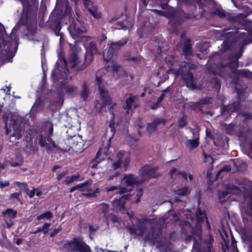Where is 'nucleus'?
Here are the masks:
<instances>
[{
	"label": "nucleus",
	"mask_w": 252,
	"mask_h": 252,
	"mask_svg": "<svg viewBox=\"0 0 252 252\" xmlns=\"http://www.w3.org/2000/svg\"><path fill=\"white\" fill-rule=\"evenodd\" d=\"M23 5L24 12L21 15L19 22L13 29V31L23 29L29 30L31 26L36 22V15L35 12H31V6L37 7L38 0H19ZM18 37L8 35L3 25L0 24V61L12 62L17 51Z\"/></svg>",
	"instance_id": "obj_1"
},
{
	"label": "nucleus",
	"mask_w": 252,
	"mask_h": 252,
	"mask_svg": "<svg viewBox=\"0 0 252 252\" xmlns=\"http://www.w3.org/2000/svg\"><path fill=\"white\" fill-rule=\"evenodd\" d=\"M157 167H152L151 165H146L143 166L139 170V174L141 179L133 174H125L123 178L124 183L127 187H132L133 185H139L142 184L147 179L156 178L158 175L157 173Z\"/></svg>",
	"instance_id": "obj_2"
},
{
	"label": "nucleus",
	"mask_w": 252,
	"mask_h": 252,
	"mask_svg": "<svg viewBox=\"0 0 252 252\" xmlns=\"http://www.w3.org/2000/svg\"><path fill=\"white\" fill-rule=\"evenodd\" d=\"M196 65L189 62H182L179 65V67L177 71H174L172 69H170L167 71V73L169 74L170 72H173L176 76L181 75L182 79L184 81L187 87L195 89L196 88L194 84V78L192 73L190 72L191 70H194L196 68Z\"/></svg>",
	"instance_id": "obj_3"
},
{
	"label": "nucleus",
	"mask_w": 252,
	"mask_h": 252,
	"mask_svg": "<svg viewBox=\"0 0 252 252\" xmlns=\"http://www.w3.org/2000/svg\"><path fill=\"white\" fill-rule=\"evenodd\" d=\"M192 240H193V252H215L213 250L214 239L210 234L207 235L203 242L201 240V236L199 234L195 236H188L186 239V241L189 243Z\"/></svg>",
	"instance_id": "obj_4"
},
{
	"label": "nucleus",
	"mask_w": 252,
	"mask_h": 252,
	"mask_svg": "<svg viewBox=\"0 0 252 252\" xmlns=\"http://www.w3.org/2000/svg\"><path fill=\"white\" fill-rule=\"evenodd\" d=\"M161 233V227L159 224L153 225L151 230L146 233L144 236V241H149L153 244L157 243V247L161 252H171V250L169 247L168 242L159 240Z\"/></svg>",
	"instance_id": "obj_5"
},
{
	"label": "nucleus",
	"mask_w": 252,
	"mask_h": 252,
	"mask_svg": "<svg viewBox=\"0 0 252 252\" xmlns=\"http://www.w3.org/2000/svg\"><path fill=\"white\" fill-rule=\"evenodd\" d=\"M2 119L5 124L4 127L6 129V134L9 133V129L12 127L14 130L12 135L15 136L16 139H19L24 132L21 122L18 120H15L10 113L4 114L2 116Z\"/></svg>",
	"instance_id": "obj_6"
},
{
	"label": "nucleus",
	"mask_w": 252,
	"mask_h": 252,
	"mask_svg": "<svg viewBox=\"0 0 252 252\" xmlns=\"http://www.w3.org/2000/svg\"><path fill=\"white\" fill-rule=\"evenodd\" d=\"M68 29L71 36L74 39L81 38L87 41L91 38L90 36L85 35L87 32V26L84 22L79 20L70 21Z\"/></svg>",
	"instance_id": "obj_7"
},
{
	"label": "nucleus",
	"mask_w": 252,
	"mask_h": 252,
	"mask_svg": "<svg viewBox=\"0 0 252 252\" xmlns=\"http://www.w3.org/2000/svg\"><path fill=\"white\" fill-rule=\"evenodd\" d=\"M237 121H239V126L240 132L238 137L242 140H245L246 133L249 130V125L252 121V113L245 112L239 114L236 118Z\"/></svg>",
	"instance_id": "obj_8"
},
{
	"label": "nucleus",
	"mask_w": 252,
	"mask_h": 252,
	"mask_svg": "<svg viewBox=\"0 0 252 252\" xmlns=\"http://www.w3.org/2000/svg\"><path fill=\"white\" fill-rule=\"evenodd\" d=\"M128 42L127 38H124L117 42H112L108 44V49L103 51V57L104 61L110 62L114 54Z\"/></svg>",
	"instance_id": "obj_9"
},
{
	"label": "nucleus",
	"mask_w": 252,
	"mask_h": 252,
	"mask_svg": "<svg viewBox=\"0 0 252 252\" xmlns=\"http://www.w3.org/2000/svg\"><path fill=\"white\" fill-rule=\"evenodd\" d=\"M99 93L103 99L102 103H97L95 104L96 109L100 113L109 111H113L116 103L112 102L111 98L108 95V94L104 90L99 87Z\"/></svg>",
	"instance_id": "obj_10"
},
{
	"label": "nucleus",
	"mask_w": 252,
	"mask_h": 252,
	"mask_svg": "<svg viewBox=\"0 0 252 252\" xmlns=\"http://www.w3.org/2000/svg\"><path fill=\"white\" fill-rule=\"evenodd\" d=\"M63 247L71 252H91L90 248L87 244L76 238L64 244Z\"/></svg>",
	"instance_id": "obj_11"
},
{
	"label": "nucleus",
	"mask_w": 252,
	"mask_h": 252,
	"mask_svg": "<svg viewBox=\"0 0 252 252\" xmlns=\"http://www.w3.org/2000/svg\"><path fill=\"white\" fill-rule=\"evenodd\" d=\"M240 103V99L238 97L237 100L231 104L221 106V115L226 118H228L233 112L239 110Z\"/></svg>",
	"instance_id": "obj_12"
},
{
	"label": "nucleus",
	"mask_w": 252,
	"mask_h": 252,
	"mask_svg": "<svg viewBox=\"0 0 252 252\" xmlns=\"http://www.w3.org/2000/svg\"><path fill=\"white\" fill-rule=\"evenodd\" d=\"M80 63V60L78 55V50L75 47L71 48V51L69 58V62L66 63L64 59H63L62 63L63 65L67 66V64L72 68L75 67Z\"/></svg>",
	"instance_id": "obj_13"
},
{
	"label": "nucleus",
	"mask_w": 252,
	"mask_h": 252,
	"mask_svg": "<svg viewBox=\"0 0 252 252\" xmlns=\"http://www.w3.org/2000/svg\"><path fill=\"white\" fill-rule=\"evenodd\" d=\"M110 113L112 115L111 119L109 123V128L107 129L106 134L109 136V140L107 142V145L105 147V148L107 149V152H105L104 153L106 154H108V151L109 150V148L110 146V140L113 138L115 132H116V128L114 126L115 125V113L114 111H111Z\"/></svg>",
	"instance_id": "obj_14"
},
{
	"label": "nucleus",
	"mask_w": 252,
	"mask_h": 252,
	"mask_svg": "<svg viewBox=\"0 0 252 252\" xmlns=\"http://www.w3.org/2000/svg\"><path fill=\"white\" fill-rule=\"evenodd\" d=\"M60 87L62 91L71 97L74 96L78 93L79 89L75 85L62 81L60 83Z\"/></svg>",
	"instance_id": "obj_15"
},
{
	"label": "nucleus",
	"mask_w": 252,
	"mask_h": 252,
	"mask_svg": "<svg viewBox=\"0 0 252 252\" xmlns=\"http://www.w3.org/2000/svg\"><path fill=\"white\" fill-rule=\"evenodd\" d=\"M208 4L212 6L211 14L217 16L220 18H224L226 16V12L221 6L218 4L214 0H208Z\"/></svg>",
	"instance_id": "obj_16"
},
{
	"label": "nucleus",
	"mask_w": 252,
	"mask_h": 252,
	"mask_svg": "<svg viewBox=\"0 0 252 252\" xmlns=\"http://www.w3.org/2000/svg\"><path fill=\"white\" fill-rule=\"evenodd\" d=\"M237 67H230L225 65L223 67L224 71H225L228 76L232 78L231 83L233 84L237 85L239 83V74H237Z\"/></svg>",
	"instance_id": "obj_17"
},
{
	"label": "nucleus",
	"mask_w": 252,
	"mask_h": 252,
	"mask_svg": "<svg viewBox=\"0 0 252 252\" xmlns=\"http://www.w3.org/2000/svg\"><path fill=\"white\" fill-rule=\"evenodd\" d=\"M128 229L131 234L142 236L146 229V225L144 222L139 221L136 226H129Z\"/></svg>",
	"instance_id": "obj_18"
},
{
	"label": "nucleus",
	"mask_w": 252,
	"mask_h": 252,
	"mask_svg": "<svg viewBox=\"0 0 252 252\" xmlns=\"http://www.w3.org/2000/svg\"><path fill=\"white\" fill-rule=\"evenodd\" d=\"M131 195L129 194L123 195L119 199H116L113 202V207L117 210L120 211H124L125 209V203Z\"/></svg>",
	"instance_id": "obj_19"
},
{
	"label": "nucleus",
	"mask_w": 252,
	"mask_h": 252,
	"mask_svg": "<svg viewBox=\"0 0 252 252\" xmlns=\"http://www.w3.org/2000/svg\"><path fill=\"white\" fill-rule=\"evenodd\" d=\"M183 46L182 47V55L185 59L189 60V56L192 54V48L190 44V40L188 38L183 39Z\"/></svg>",
	"instance_id": "obj_20"
},
{
	"label": "nucleus",
	"mask_w": 252,
	"mask_h": 252,
	"mask_svg": "<svg viewBox=\"0 0 252 252\" xmlns=\"http://www.w3.org/2000/svg\"><path fill=\"white\" fill-rule=\"evenodd\" d=\"M190 193V190L187 187L180 189L175 191L173 200L175 202H182V199Z\"/></svg>",
	"instance_id": "obj_21"
},
{
	"label": "nucleus",
	"mask_w": 252,
	"mask_h": 252,
	"mask_svg": "<svg viewBox=\"0 0 252 252\" xmlns=\"http://www.w3.org/2000/svg\"><path fill=\"white\" fill-rule=\"evenodd\" d=\"M229 141L228 137L223 134H219L217 135L216 140H214V144L220 147L225 148L228 146V143Z\"/></svg>",
	"instance_id": "obj_22"
},
{
	"label": "nucleus",
	"mask_w": 252,
	"mask_h": 252,
	"mask_svg": "<svg viewBox=\"0 0 252 252\" xmlns=\"http://www.w3.org/2000/svg\"><path fill=\"white\" fill-rule=\"evenodd\" d=\"M136 99V97L132 95L131 94H130L126 97L123 107L126 110V113L127 114L129 113V111L132 109V107Z\"/></svg>",
	"instance_id": "obj_23"
},
{
	"label": "nucleus",
	"mask_w": 252,
	"mask_h": 252,
	"mask_svg": "<svg viewBox=\"0 0 252 252\" xmlns=\"http://www.w3.org/2000/svg\"><path fill=\"white\" fill-rule=\"evenodd\" d=\"M86 48V53L85 57H87L90 60H92L93 55L97 52L96 45L93 42H90Z\"/></svg>",
	"instance_id": "obj_24"
},
{
	"label": "nucleus",
	"mask_w": 252,
	"mask_h": 252,
	"mask_svg": "<svg viewBox=\"0 0 252 252\" xmlns=\"http://www.w3.org/2000/svg\"><path fill=\"white\" fill-rule=\"evenodd\" d=\"M67 137L68 140L66 142H67V144L70 145V146L69 145V147H66L67 149L73 148L75 146H77L79 143H81V142H79L81 139L78 135H68Z\"/></svg>",
	"instance_id": "obj_25"
},
{
	"label": "nucleus",
	"mask_w": 252,
	"mask_h": 252,
	"mask_svg": "<svg viewBox=\"0 0 252 252\" xmlns=\"http://www.w3.org/2000/svg\"><path fill=\"white\" fill-rule=\"evenodd\" d=\"M51 28L54 31L55 34L57 36H60V42L61 44L62 43V42L63 41V34L62 32H60V31L61 29L62 26L60 22L56 21L54 23H53L51 26Z\"/></svg>",
	"instance_id": "obj_26"
},
{
	"label": "nucleus",
	"mask_w": 252,
	"mask_h": 252,
	"mask_svg": "<svg viewBox=\"0 0 252 252\" xmlns=\"http://www.w3.org/2000/svg\"><path fill=\"white\" fill-rule=\"evenodd\" d=\"M239 123L237 122L235 124H230L229 125H224L223 128L226 131V132L228 134L232 135L234 133V130H238L240 132V127L238 126Z\"/></svg>",
	"instance_id": "obj_27"
},
{
	"label": "nucleus",
	"mask_w": 252,
	"mask_h": 252,
	"mask_svg": "<svg viewBox=\"0 0 252 252\" xmlns=\"http://www.w3.org/2000/svg\"><path fill=\"white\" fill-rule=\"evenodd\" d=\"M162 122V119L160 118L155 119L152 123L148 124L147 130L149 133H152L156 130L158 126Z\"/></svg>",
	"instance_id": "obj_28"
},
{
	"label": "nucleus",
	"mask_w": 252,
	"mask_h": 252,
	"mask_svg": "<svg viewBox=\"0 0 252 252\" xmlns=\"http://www.w3.org/2000/svg\"><path fill=\"white\" fill-rule=\"evenodd\" d=\"M161 7L162 9H167L168 7H175L178 3V0H160Z\"/></svg>",
	"instance_id": "obj_29"
},
{
	"label": "nucleus",
	"mask_w": 252,
	"mask_h": 252,
	"mask_svg": "<svg viewBox=\"0 0 252 252\" xmlns=\"http://www.w3.org/2000/svg\"><path fill=\"white\" fill-rule=\"evenodd\" d=\"M101 150L102 149H100L97 152L95 157L91 161L89 166L91 168H97L98 164L102 160V158H100L101 154Z\"/></svg>",
	"instance_id": "obj_30"
},
{
	"label": "nucleus",
	"mask_w": 252,
	"mask_h": 252,
	"mask_svg": "<svg viewBox=\"0 0 252 252\" xmlns=\"http://www.w3.org/2000/svg\"><path fill=\"white\" fill-rule=\"evenodd\" d=\"M199 145V137H197L194 139H188L186 142V146L190 150H192L197 148Z\"/></svg>",
	"instance_id": "obj_31"
},
{
	"label": "nucleus",
	"mask_w": 252,
	"mask_h": 252,
	"mask_svg": "<svg viewBox=\"0 0 252 252\" xmlns=\"http://www.w3.org/2000/svg\"><path fill=\"white\" fill-rule=\"evenodd\" d=\"M37 139L38 140V144L41 147L45 148L47 151L51 150V146L47 143L45 136L40 134L38 137Z\"/></svg>",
	"instance_id": "obj_32"
},
{
	"label": "nucleus",
	"mask_w": 252,
	"mask_h": 252,
	"mask_svg": "<svg viewBox=\"0 0 252 252\" xmlns=\"http://www.w3.org/2000/svg\"><path fill=\"white\" fill-rule=\"evenodd\" d=\"M90 94V90L89 86L86 82L83 83L82 90L80 92V97L84 100H86L88 98Z\"/></svg>",
	"instance_id": "obj_33"
},
{
	"label": "nucleus",
	"mask_w": 252,
	"mask_h": 252,
	"mask_svg": "<svg viewBox=\"0 0 252 252\" xmlns=\"http://www.w3.org/2000/svg\"><path fill=\"white\" fill-rule=\"evenodd\" d=\"M242 54V51H239L235 56L232 61H230L228 62L225 65L228 66H232L237 67L238 65V60L241 57Z\"/></svg>",
	"instance_id": "obj_34"
},
{
	"label": "nucleus",
	"mask_w": 252,
	"mask_h": 252,
	"mask_svg": "<svg viewBox=\"0 0 252 252\" xmlns=\"http://www.w3.org/2000/svg\"><path fill=\"white\" fill-rule=\"evenodd\" d=\"M196 217L197 220L196 225L198 226H200V223L207 219L205 214L200 209L196 211Z\"/></svg>",
	"instance_id": "obj_35"
},
{
	"label": "nucleus",
	"mask_w": 252,
	"mask_h": 252,
	"mask_svg": "<svg viewBox=\"0 0 252 252\" xmlns=\"http://www.w3.org/2000/svg\"><path fill=\"white\" fill-rule=\"evenodd\" d=\"M113 70L114 72H115L119 76H127L126 72L123 69L122 67L118 64H114L113 65Z\"/></svg>",
	"instance_id": "obj_36"
},
{
	"label": "nucleus",
	"mask_w": 252,
	"mask_h": 252,
	"mask_svg": "<svg viewBox=\"0 0 252 252\" xmlns=\"http://www.w3.org/2000/svg\"><path fill=\"white\" fill-rule=\"evenodd\" d=\"M99 211L103 214L104 217L106 218L107 215L109 211V205L107 204L102 203L98 206Z\"/></svg>",
	"instance_id": "obj_37"
},
{
	"label": "nucleus",
	"mask_w": 252,
	"mask_h": 252,
	"mask_svg": "<svg viewBox=\"0 0 252 252\" xmlns=\"http://www.w3.org/2000/svg\"><path fill=\"white\" fill-rule=\"evenodd\" d=\"M90 12L91 14L96 18H99L100 17V14L97 11L96 8L95 6L92 5V2L88 7H85Z\"/></svg>",
	"instance_id": "obj_38"
},
{
	"label": "nucleus",
	"mask_w": 252,
	"mask_h": 252,
	"mask_svg": "<svg viewBox=\"0 0 252 252\" xmlns=\"http://www.w3.org/2000/svg\"><path fill=\"white\" fill-rule=\"evenodd\" d=\"M45 127L46 128V132L48 135V142H50V140H51V137L53 133V124L49 122H47L45 123Z\"/></svg>",
	"instance_id": "obj_39"
},
{
	"label": "nucleus",
	"mask_w": 252,
	"mask_h": 252,
	"mask_svg": "<svg viewBox=\"0 0 252 252\" xmlns=\"http://www.w3.org/2000/svg\"><path fill=\"white\" fill-rule=\"evenodd\" d=\"M237 74H239V75L242 76L244 77H246L248 78H252V72L246 69H240L237 70Z\"/></svg>",
	"instance_id": "obj_40"
},
{
	"label": "nucleus",
	"mask_w": 252,
	"mask_h": 252,
	"mask_svg": "<svg viewBox=\"0 0 252 252\" xmlns=\"http://www.w3.org/2000/svg\"><path fill=\"white\" fill-rule=\"evenodd\" d=\"M177 174L179 177H182L185 179H187L188 174L185 172H179L177 168H173L170 171V174L172 178L173 174Z\"/></svg>",
	"instance_id": "obj_41"
},
{
	"label": "nucleus",
	"mask_w": 252,
	"mask_h": 252,
	"mask_svg": "<svg viewBox=\"0 0 252 252\" xmlns=\"http://www.w3.org/2000/svg\"><path fill=\"white\" fill-rule=\"evenodd\" d=\"M68 140L67 137L65 139L62 140V141L59 142V149L61 150L62 151H63L65 152L69 151L70 149H67L66 146L69 147L68 144H67V142L66 141Z\"/></svg>",
	"instance_id": "obj_42"
},
{
	"label": "nucleus",
	"mask_w": 252,
	"mask_h": 252,
	"mask_svg": "<svg viewBox=\"0 0 252 252\" xmlns=\"http://www.w3.org/2000/svg\"><path fill=\"white\" fill-rule=\"evenodd\" d=\"M246 214L248 216L247 220L252 223V206L251 205H249L247 207L246 211ZM247 233H252V230L251 231H246L244 234H246Z\"/></svg>",
	"instance_id": "obj_43"
},
{
	"label": "nucleus",
	"mask_w": 252,
	"mask_h": 252,
	"mask_svg": "<svg viewBox=\"0 0 252 252\" xmlns=\"http://www.w3.org/2000/svg\"><path fill=\"white\" fill-rule=\"evenodd\" d=\"M143 58L140 55H137L136 56H130L127 60L131 62L134 63L138 64L141 63Z\"/></svg>",
	"instance_id": "obj_44"
},
{
	"label": "nucleus",
	"mask_w": 252,
	"mask_h": 252,
	"mask_svg": "<svg viewBox=\"0 0 252 252\" xmlns=\"http://www.w3.org/2000/svg\"><path fill=\"white\" fill-rule=\"evenodd\" d=\"M3 214L5 217L13 219L16 217L17 212L14 211L12 209H8L5 212H3Z\"/></svg>",
	"instance_id": "obj_45"
},
{
	"label": "nucleus",
	"mask_w": 252,
	"mask_h": 252,
	"mask_svg": "<svg viewBox=\"0 0 252 252\" xmlns=\"http://www.w3.org/2000/svg\"><path fill=\"white\" fill-rule=\"evenodd\" d=\"M53 217V214L50 211H47L44 213L41 214L37 217L38 220L42 219H50Z\"/></svg>",
	"instance_id": "obj_46"
},
{
	"label": "nucleus",
	"mask_w": 252,
	"mask_h": 252,
	"mask_svg": "<svg viewBox=\"0 0 252 252\" xmlns=\"http://www.w3.org/2000/svg\"><path fill=\"white\" fill-rule=\"evenodd\" d=\"M91 60H90L89 59H88L87 57H85V61L84 63L81 66L77 67V71H80L83 70L91 63Z\"/></svg>",
	"instance_id": "obj_47"
},
{
	"label": "nucleus",
	"mask_w": 252,
	"mask_h": 252,
	"mask_svg": "<svg viewBox=\"0 0 252 252\" xmlns=\"http://www.w3.org/2000/svg\"><path fill=\"white\" fill-rule=\"evenodd\" d=\"M187 116L185 115H183L181 118H180L179 120L178 126L179 127H183L186 126L187 124V122L186 121Z\"/></svg>",
	"instance_id": "obj_48"
},
{
	"label": "nucleus",
	"mask_w": 252,
	"mask_h": 252,
	"mask_svg": "<svg viewBox=\"0 0 252 252\" xmlns=\"http://www.w3.org/2000/svg\"><path fill=\"white\" fill-rule=\"evenodd\" d=\"M80 177L79 174L78 175H74L71 176H68L67 177V179L65 181V183L66 185H69L71 183L73 182L76 179H77Z\"/></svg>",
	"instance_id": "obj_49"
},
{
	"label": "nucleus",
	"mask_w": 252,
	"mask_h": 252,
	"mask_svg": "<svg viewBox=\"0 0 252 252\" xmlns=\"http://www.w3.org/2000/svg\"><path fill=\"white\" fill-rule=\"evenodd\" d=\"M43 103L44 102L41 98H38L32 106V109L33 110L35 108L37 109L38 107L42 106L43 105Z\"/></svg>",
	"instance_id": "obj_50"
},
{
	"label": "nucleus",
	"mask_w": 252,
	"mask_h": 252,
	"mask_svg": "<svg viewBox=\"0 0 252 252\" xmlns=\"http://www.w3.org/2000/svg\"><path fill=\"white\" fill-rule=\"evenodd\" d=\"M222 47L220 49L222 52H225L228 50L231 46V43L229 41H224Z\"/></svg>",
	"instance_id": "obj_51"
},
{
	"label": "nucleus",
	"mask_w": 252,
	"mask_h": 252,
	"mask_svg": "<svg viewBox=\"0 0 252 252\" xmlns=\"http://www.w3.org/2000/svg\"><path fill=\"white\" fill-rule=\"evenodd\" d=\"M203 156L204 157V161L212 163L213 162V158L209 155H207L204 150L203 151Z\"/></svg>",
	"instance_id": "obj_52"
},
{
	"label": "nucleus",
	"mask_w": 252,
	"mask_h": 252,
	"mask_svg": "<svg viewBox=\"0 0 252 252\" xmlns=\"http://www.w3.org/2000/svg\"><path fill=\"white\" fill-rule=\"evenodd\" d=\"M99 192V189L97 188L94 191L90 193H83V195L88 198L95 197L96 196V193Z\"/></svg>",
	"instance_id": "obj_53"
},
{
	"label": "nucleus",
	"mask_w": 252,
	"mask_h": 252,
	"mask_svg": "<svg viewBox=\"0 0 252 252\" xmlns=\"http://www.w3.org/2000/svg\"><path fill=\"white\" fill-rule=\"evenodd\" d=\"M198 103L200 104H209L212 103V98L205 97L199 99Z\"/></svg>",
	"instance_id": "obj_54"
},
{
	"label": "nucleus",
	"mask_w": 252,
	"mask_h": 252,
	"mask_svg": "<svg viewBox=\"0 0 252 252\" xmlns=\"http://www.w3.org/2000/svg\"><path fill=\"white\" fill-rule=\"evenodd\" d=\"M230 170H231V166L230 165H225L223 168H221L218 171V173L216 174V177L219 178L220 174V173H221L223 171L228 172Z\"/></svg>",
	"instance_id": "obj_55"
},
{
	"label": "nucleus",
	"mask_w": 252,
	"mask_h": 252,
	"mask_svg": "<svg viewBox=\"0 0 252 252\" xmlns=\"http://www.w3.org/2000/svg\"><path fill=\"white\" fill-rule=\"evenodd\" d=\"M228 21L232 23H235L236 22L237 17L232 16L230 13L226 12V16L225 17Z\"/></svg>",
	"instance_id": "obj_56"
},
{
	"label": "nucleus",
	"mask_w": 252,
	"mask_h": 252,
	"mask_svg": "<svg viewBox=\"0 0 252 252\" xmlns=\"http://www.w3.org/2000/svg\"><path fill=\"white\" fill-rule=\"evenodd\" d=\"M230 193H231V191L228 192V191H222L220 192L219 194V198L221 202H222L225 198L227 197L228 194Z\"/></svg>",
	"instance_id": "obj_57"
},
{
	"label": "nucleus",
	"mask_w": 252,
	"mask_h": 252,
	"mask_svg": "<svg viewBox=\"0 0 252 252\" xmlns=\"http://www.w3.org/2000/svg\"><path fill=\"white\" fill-rule=\"evenodd\" d=\"M229 189L232 190V192L237 193L240 191V189L234 185H229Z\"/></svg>",
	"instance_id": "obj_58"
},
{
	"label": "nucleus",
	"mask_w": 252,
	"mask_h": 252,
	"mask_svg": "<svg viewBox=\"0 0 252 252\" xmlns=\"http://www.w3.org/2000/svg\"><path fill=\"white\" fill-rule=\"evenodd\" d=\"M142 189H138L136 190V196H137V198L136 200V202L138 203L140 201V198L142 195Z\"/></svg>",
	"instance_id": "obj_59"
},
{
	"label": "nucleus",
	"mask_w": 252,
	"mask_h": 252,
	"mask_svg": "<svg viewBox=\"0 0 252 252\" xmlns=\"http://www.w3.org/2000/svg\"><path fill=\"white\" fill-rule=\"evenodd\" d=\"M206 136L207 137L213 140H216V138L213 135L210 130L208 129L206 130Z\"/></svg>",
	"instance_id": "obj_60"
},
{
	"label": "nucleus",
	"mask_w": 252,
	"mask_h": 252,
	"mask_svg": "<svg viewBox=\"0 0 252 252\" xmlns=\"http://www.w3.org/2000/svg\"><path fill=\"white\" fill-rule=\"evenodd\" d=\"M158 11L159 14L164 15L166 17H172L174 16V14L173 12H171L169 13H167L166 12L161 11V10H158Z\"/></svg>",
	"instance_id": "obj_61"
},
{
	"label": "nucleus",
	"mask_w": 252,
	"mask_h": 252,
	"mask_svg": "<svg viewBox=\"0 0 252 252\" xmlns=\"http://www.w3.org/2000/svg\"><path fill=\"white\" fill-rule=\"evenodd\" d=\"M244 239L247 241L252 242V233H247L244 236Z\"/></svg>",
	"instance_id": "obj_62"
},
{
	"label": "nucleus",
	"mask_w": 252,
	"mask_h": 252,
	"mask_svg": "<svg viewBox=\"0 0 252 252\" xmlns=\"http://www.w3.org/2000/svg\"><path fill=\"white\" fill-rule=\"evenodd\" d=\"M245 234H243L242 236V238L243 240V241L246 243H249V245L248 248V252H252V242L247 241L244 240V236Z\"/></svg>",
	"instance_id": "obj_63"
},
{
	"label": "nucleus",
	"mask_w": 252,
	"mask_h": 252,
	"mask_svg": "<svg viewBox=\"0 0 252 252\" xmlns=\"http://www.w3.org/2000/svg\"><path fill=\"white\" fill-rule=\"evenodd\" d=\"M125 155V152L121 151L119 152L118 154L117 158H118V161H121V162H123V158Z\"/></svg>",
	"instance_id": "obj_64"
}]
</instances>
